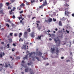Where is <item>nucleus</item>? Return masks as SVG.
<instances>
[{
	"label": "nucleus",
	"instance_id": "1",
	"mask_svg": "<svg viewBox=\"0 0 74 74\" xmlns=\"http://www.w3.org/2000/svg\"><path fill=\"white\" fill-rule=\"evenodd\" d=\"M54 39V41H55V43L56 44H57V42L58 41V47L59 46V45H60L61 42L60 41V40H59V38L58 37H57L55 39Z\"/></svg>",
	"mask_w": 74,
	"mask_h": 74
},
{
	"label": "nucleus",
	"instance_id": "2",
	"mask_svg": "<svg viewBox=\"0 0 74 74\" xmlns=\"http://www.w3.org/2000/svg\"><path fill=\"white\" fill-rule=\"evenodd\" d=\"M30 71L31 72L32 71V69L31 68L29 69L28 68H27L25 69V71L26 72H28V71Z\"/></svg>",
	"mask_w": 74,
	"mask_h": 74
},
{
	"label": "nucleus",
	"instance_id": "3",
	"mask_svg": "<svg viewBox=\"0 0 74 74\" xmlns=\"http://www.w3.org/2000/svg\"><path fill=\"white\" fill-rule=\"evenodd\" d=\"M69 14V12H68V10L67 9H65V15L66 16H68Z\"/></svg>",
	"mask_w": 74,
	"mask_h": 74
},
{
	"label": "nucleus",
	"instance_id": "4",
	"mask_svg": "<svg viewBox=\"0 0 74 74\" xmlns=\"http://www.w3.org/2000/svg\"><path fill=\"white\" fill-rule=\"evenodd\" d=\"M36 54L37 55H38V56H40L41 57L42 56V53L39 51L36 52Z\"/></svg>",
	"mask_w": 74,
	"mask_h": 74
},
{
	"label": "nucleus",
	"instance_id": "5",
	"mask_svg": "<svg viewBox=\"0 0 74 74\" xmlns=\"http://www.w3.org/2000/svg\"><path fill=\"white\" fill-rule=\"evenodd\" d=\"M24 37L25 38L27 37V32H25L24 34Z\"/></svg>",
	"mask_w": 74,
	"mask_h": 74
},
{
	"label": "nucleus",
	"instance_id": "6",
	"mask_svg": "<svg viewBox=\"0 0 74 74\" xmlns=\"http://www.w3.org/2000/svg\"><path fill=\"white\" fill-rule=\"evenodd\" d=\"M29 53V54L30 55H29V57H30V56L32 55V54H33V53H34V54H35V52H34L33 53L32 52V53H29V52L28 51H27L26 52V53Z\"/></svg>",
	"mask_w": 74,
	"mask_h": 74
},
{
	"label": "nucleus",
	"instance_id": "7",
	"mask_svg": "<svg viewBox=\"0 0 74 74\" xmlns=\"http://www.w3.org/2000/svg\"><path fill=\"white\" fill-rule=\"evenodd\" d=\"M43 6H45L47 5V3L45 0V1L43 2V4L42 5Z\"/></svg>",
	"mask_w": 74,
	"mask_h": 74
},
{
	"label": "nucleus",
	"instance_id": "8",
	"mask_svg": "<svg viewBox=\"0 0 74 74\" xmlns=\"http://www.w3.org/2000/svg\"><path fill=\"white\" fill-rule=\"evenodd\" d=\"M48 21H49V23L50 22H51L52 21V19L51 18H50L48 20Z\"/></svg>",
	"mask_w": 74,
	"mask_h": 74
},
{
	"label": "nucleus",
	"instance_id": "9",
	"mask_svg": "<svg viewBox=\"0 0 74 74\" xmlns=\"http://www.w3.org/2000/svg\"><path fill=\"white\" fill-rule=\"evenodd\" d=\"M36 24L37 25V27H38V29H41V27L40 26H39V25L37 23H36Z\"/></svg>",
	"mask_w": 74,
	"mask_h": 74
},
{
	"label": "nucleus",
	"instance_id": "10",
	"mask_svg": "<svg viewBox=\"0 0 74 74\" xmlns=\"http://www.w3.org/2000/svg\"><path fill=\"white\" fill-rule=\"evenodd\" d=\"M58 25H59V26H62V23L61 21H59L58 23Z\"/></svg>",
	"mask_w": 74,
	"mask_h": 74
},
{
	"label": "nucleus",
	"instance_id": "11",
	"mask_svg": "<svg viewBox=\"0 0 74 74\" xmlns=\"http://www.w3.org/2000/svg\"><path fill=\"white\" fill-rule=\"evenodd\" d=\"M51 53H53L54 52V51L55 50V49L54 48H51Z\"/></svg>",
	"mask_w": 74,
	"mask_h": 74
},
{
	"label": "nucleus",
	"instance_id": "12",
	"mask_svg": "<svg viewBox=\"0 0 74 74\" xmlns=\"http://www.w3.org/2000/svg\"><path fill=\"white\" fill-rule=\"evenodd\" d=\"M22 48L23 49H25H25H26V47L25 46L23 45V46H22Z\"/></svg>",
	"mask_w": 74,
	"mask_h": 74
},
{
	"label": "nucleus",
	"instance_id": "13",
	"mask_svg": "<svg viewBox=\"0 0 74 74\" xmlns=\"http://www.w3.org/2000/svg\"><path fill=\"white\" fill-rule=\"evenodd\" d=\"M34 33L33 32V33H32L31 34V37L32 38H33L34 37Z\"/></svg>",
	"mask_w": 74,
	"mask_h": 74
},
{
	"label": "nucleus",
	"instance_id": "14",
	"mask_svg": "<svg viewBox=\"0 0 74 74\" xmlns=\"http://www.w3.org/2000/svg\"><path fill=\"white\" fill-rule=\"evenodd\" d=\"M28 55H26L25 56V57H24L23 58V59L25 60V59H27V56H28Z\"/></svg>",
	"mask_w": 74,
	"mask_h": 74
},
{
	"label": "nucleus",
	"instance_id": "15",
	"mask_svg": "<svg viewBox=\"0 0 74 74\" xmlns=\"http://www.w3.org/2000/svg\"><path fill=\"white\" fill-rule=\"evenodd\" d=\"M48 22L49 23V21H48V20H45L44 22V23H48Z\"/></svg>",
	"mask_w": 74,
	"mask_h": 74
},
{
	"label": "nucleus",
	"instance_id": "16",
	"mask_svg": "<svg viewBox=\"0 0 74 74\" xmlns=\"http://www.w3.org/2000/svg\"><path fill=\"white\" fill-rule=\"evenodd\" d=\"M35 58H36V59H37L38 61H40V58L38 57H36V56Z\"/></svg>",
	"mask_w": 74,
	"mask_h": 74
},
{
	"label": "nucleus",
	"instance_id": "17",
	"mask_svg": "<svg viewBox=\"0 0 74 74\" xmlns=\"http://www.w3.org/2000/svg\"><path fill=\"white\" fill-rule=\"evenodd\" d=\"M55 37V35L54 34H52V37H51V38H54Z\"/></svg>",
	"mask_w": 74,
	"mask_h": 74
},
{
	"label": "nucleus",
	"instance_id": "18",
	"mask_svg": "<svg viewBox=\"0 0 74 74\" xmlns=\"http://www.w3.org/2000/svg\"><path fill=\"white\" fill-rule=\"evenodd\" d=\"M22 33H19V34L18 35V36H19V38L21 37V36L22 35Z\"/></svg>",
	"mask_w": 74,
	"mask_h": 74
},
{
	"label": "nucleus",
	"instance_id": "19",
	"mask_svg": "<svg viewBox=\"0 0 74 74\" xmlns=\"http://www.w3.org/2000/svg\"><path fill=\"white\" fill-rule=\"evenodd\" d=\"M31 2L32 3H34L35 2V1L34 0H31Z\"/></svg>",
	"mask_w": 74,
	"mask_h": 74
},
{
	"label": "nucleus",
	"instance_id": "20",
	"mask_svg": "<svg viewBox=\"0 0 74 74\" xmlns=\"http://www.w3.org/2000/svg\"><path fill=\"white\" fill-rule=\"evenodd\" d=\"M32 64V62H30V63H27V64H28V65H29H29H31Z\"/></svg>",
	"mask_w": 74,
	"mask_h": 74
},
{
	"label": "nucleus",
	"instance_id": "21",
	"mask_svg": "<svg viewBox=\"0 0 74 74\" xmlns=\"http://www.w3.org/2000/svg\"><path fill=\"white\" fill-rule=\"evenodd\" d=\"M9 40V42L10 43L11 42H12V39L11 38L8 39Z\"/></svg>",
	"mask_w": 74,
	"mask_h": 74
},
{
	"label": "nucleus",
	"instance_id": "22",
	"mask_svg": "<svg viewBox=\"0 0 74 74\" xmlns=\"http://www.w3.org/2000/svg\"><path fill=\"white\" fill-rule=\"evenodd\" d=\"M10 13V14H14V13L13 12H12V10H11V11H10L9 12Z\"/></svg>",
	"mask_w": 74,
	"mask_h": 74
},
{
	"label": "nucleus",
	"instance_id": "23",
	"mask_svg": "<svg viewBox=\"0 0 74 74\" xmlns=\"http://www.w3.org/2000/svg\"><path fill=\"white\" fill-rule=\"evenodd\" d=\"M8 65H9V66H10V68H12V67H13V64H12V66H10V64H8Z\"/></svg>",
	"mask_w": 74,
	"mask_h": 74
},
{
	"label": "nucleus",
	"instance_id": "24",
	"mask_svg": "<svg viewBox=\"0 0 74 74\" xmlns=\"http://www.w3.org/2000/svg\"><path fill=\"white\" fill-rule=\"evenodd\" d=\"M56 52H57V53H56V54H57V53H59V51L58 49H57V51H56Z\"/></svg>",
	"mask_w": 74,
	"mask_h": 74
},
{
	"label": "nucleus",
	"instance_id": "25",
	"mask_svg": "<svg viewBox=\"0 0 74 74\" xmlns=\"http://www.w3.org/2000/svg\"><path fill=\"white\" fill-rule=\"evenodd\" d=\"M25 5L24 4L22 3L21 5L20 6L21 7H22V6H24Z\"/></svg>",
	"mask_w": 74,
	"mask_h": 74
},
{
	"label": "nucleus",
	"instance_id": "26",
	"mask_svg": "<svg viewBox=\"0 0 74 74\" xmlns=\"http://www.w3.org/2000/svg\"><path fill=\"white\" fill-rule=\"evenodd\" d=\"M24 16V15H23V14H22V15H21L20 16H21V17H20L21 18V19L22 18V16Z\"/></svg>",
	"mask_w": 74,
	"mask_h": 74
},
{
	"label": "nucleus",
	"instance_id": "27",
	"mask_svg": "<svg viewBox=\"0 0 74 74\" xmlns=\"http://www.w3.org/2000/svg\"><path fill=\"white\" fill-rule=\"evenodd\" d=\"M38 38H37V39H40L41 38V36H38Z\"/></svg>",
	"mask_w": 74,
	"mask_h": 74
},
{
	"label": "nucleus",
	"instance_id": "28",
	"mask_svg": "<svg viewBox=\"0 0 74 74\" xmlns=\"http://www.w3.org/2000/svg\"><path fill=\"white\" fill-rule=\"evenodd\" d=\"M3 10H1L0 11V14H3Z\"/></svg>",
	"mask_w": 74,
	"mask_h": 74
},
{
	"label": "nucleus",
	"instance_id": "29",
	"mask_svg": "<svg viewBox=\"0 0 74 74\" xmlns=\"http://www.w3.org/2000/svg\"><path fill=\"white\" fill-rule=\"evenodd\" d=\"M32 58L33 60H35V57H34L32 56Z\"/></svg>",
	"mask_w": 74,
	"mask_h": 74
},
{
	"label": "nucleus",
	"instance_id": "30",
	"mask_svg": "<svg viewBox=\"0 0 74 74\" xmlns=\"http://www.w3.org/2000/svg\"><path fill=\"white\" fill-rule=\"evenodd\" d=\"M14 1H15V0H11V1L12 3H13L14 2Z\"/></svg>",
	"mask_w": 74,
	"mask_h": 74
},
{
	"label": "nucleus",
	"instance_id": "31",
	"mask_svg": "<svg viewBox=\"0 0 74 74\" xmlns=\"http://www.w3.org/2000/svg\"><path fill=\"white\" fill-rule=\"evenodd\" d=\"M66 33L67 34H69V31H68L67 30H66Z\"/></svg>",
	"mask_w": 74,
	"mask_h": 74
},
{
	"label": "nucleus",
	"instance_id": "32",
	"mask_svg": "<svg viewBox=\"0 0 74 74\" xmlns=\"http://www.w3.org/2000/svg\"><path fill=\"white\" fill-rule=\"evenodd\" d=\"M12 45L14 46V47H15L16 46V44H15V43H13L12 44Z\"/></svg>",
	"mask_w": 74,
	"mask_h": 74
},
{
	"label": "nucleus",
	"instance_id": "33",
	"mask_svg": "<svg viewBox=\"0 0 74 74\" xmlns=\"http://www.w3.org/2000/svg\"><path fill=\"white\" fill-rule=\"evenodd\" d=\"M36 22L37 23H40V21H36Z\"/></svg>",
	"mask_w": 74,
	"mask_h": 74
},
{
	"label": "nucleus",
	"instance_id": "34",
	"mask_svg": "<svg viewBox=\"0 0 74 74\" xmlns=\"http://www.w3.org/2000/svg\"><path fill=\"white\" fill-rule=\"evenodd\" d=\"M18 35V34H14V36H16Z\"/></svg>",
	"mask_w": 74,
	"mask_h": 74
},
{
	"label": "nucleus",
	"instance_id": "35",
	"mask_svg": "<svg viewBox=\"0 0 74 74\" xmlns=\"http://www.w3.org/2000/svg\"><path fill=\"white\" fill-rule=\"evenodd\" d=\"M6 25L8 27H9L10 26L9 25H8V24H7Z\"/></svg>",
	"mask_w": 74,
	"mask_h": 74
},
{
	"label": "nucleus",
	"instance_id": "36",
	"mask_svg": "<svg viewBox=\"0 0 74 74\" xmlns=\"http://www.w3.org/2000/svg\"><path fill=\"white\" fill-rule=\"evenodd\" d=\"M16 58L17 59H20V58L19 57H17Z\"/></svg>",
	"mask_w": 74,
	"mask_h": 74
},
{
	"label": "nucleus",
	"instance_id": "37",
	"mask_svg": "<svg viewBox=\"0 0 74 74\" xmlns=\"http://www.w3.org/2000/svg\"><path fill=\"white\" fill-rule=\"evenodd\" d=\"M24 12L23 11H21L20 13H21V14H22V13H23V12Z\"/></svg>",
	"mask_w": 74,
	"mask_h": 74
},
{
	"label": "nucleus",
	"instance_id": "38",
	"mask_svg": "<svg viewBox=\"0 0 74 74\" xmlns=\"http://www.w3.org/2000/svg\"><path fill=\"white\" fill-rule=\"evenodd\" d=\"M0 6L1 7H2L3 6V4L2 3L0 4Z\"/></svg>",
	"mask_w": 74,
	"mask_h": 74
},
{
	"label": "nucleus",
	"instance_id": "39",
	"mask_svg": "<svg viewBox=\"0 0 74 74\" xmlns=\"http://www.w3.org/2000/svg\"><path fill=\"white\" fill-rule=\"evenodd\" d=\"M6 4L7 5V6H8V5H9V3H8H8H6Z\"/></svg>",
	"mask_w": 74,
	"mask_h": 74
},
{
	"label": "nucleus",
	"instance_id": "40",
	"mask_svg": "<svg viewBox=\"0 0 74 74\" xmlns=\"http://www.w3.org/2000/svg\"><path fill=\"white\" fill-rule=\"evenodd\" d=\"M13 33H10V35L11 36H12L13 35Z\"/></svg>",
	"mask_w": 74,
	"mask_h": 74
},
{
	"label": "nucleus",
	"instance_id": "41",
	"mask_svg": "<svg viewBox=\"0 0 74 74\" xmlns=\"http://www.w3.org/2000/svg\"><path fill=\"white\" fill-rule=\"evenodd\" d=\"M21 40L22 41H23V40L21 38H20V39L19 40V41H21Z\"/></svg>",
	"mask_w": 74,
	"mask_h": 74
},
{
	"label": "nucleus",
	"instance_id": "42",
	"mask_svg": "<svg viewBox=\"0 0 74 74\" xmlns=\"http://www.w3.org/2000/svg\"><path fill=\"white\" fill-rule=\"evenodd\" d=\"M0 58H1L2 57V55L1 54H0Z\"/></svg>",
	"mask_w": 74,
	"mask_h": 74
},
{
	"label": "nucleus",
	"instance_id": "43",
	"mask_svg": "<svg viewBox=\"0 0 74 74\" xmlns=\"http://www.w3.org/2000/svg\"><path fill=\"white\" fill-rule=\"evenodd\" d=\"M8 21L10 23H11V21H10V20H8Z\"/></svg>",
	"mask_w": 74,
	"mask_h": 74
},
{
	"label": "nucleus",
	"instance_id": "44",
	"mask_svg": "<svg viewBox=\"0 0 74 74\" xmlns=\"http://www.w3.org/2000/svg\"><path fill=\"white\" fill-rule=\"evenodd\" d=\"M43 5H42L39 7V8H42V7H43Z\"/></svg>",
	"mask_w": 74,
	"mask_h": 74
},
{
	"label": "nucleus",
	"instance_id": "45",
	"mask_svg": "<svg viewBox=\"0 0 74 74\" xmlns=\"http://www.w3.org/2000/svg\"><path fill=\"white\" fill-rule=\"evenodd\" d=\"M28 32H31V30H30V28H29V29H28Z\"/></svg>",
	"mask_w": 74,
	"mask_h": 74
},
{
	"label": "nucleus",
	"instance_id": "46",
	"mask_svg": "<svg viewBox=\"0 0 74 74\" xmlns=\"http://www.w3.org/2000/svg\"><path fill=\"white\" fill-rule=\"evenodd\" d=\"M27 16H28V18H30V16L29 15H28Z\"/></svg>",
	"mask_w": 74,
	"mask_h": 74
},
{
	"label": "nucleus",
	"instance_id": "47",
	"mask_svg": "<svg viewBox=\"0 0 74 74\" xmlns=\"http://www.w3.org/2000/svg\"><path fill=\"white\" fill-rule=\"evenodd\" d=\"M53 21H56V19H54V18H53Z\"/></svg>",
	"mask_w": 74,
	"mask_h": 74
},
{
	"label": "nucleus",
	"instance_id": "48",
	"mask_svg": "<svg viewBox=\"0 0 74 74\" xmlns=\"http://www.w3.org/2000/svg\"><path fill=\"white\" fill-rule=\"evenodd\" d=\"M22 63H25V62H24V60H23L22 62Z\"/></svg>",
	"mask_w": 74,
	"mask_h": 74
},
{
	"label": "nucleus",
	"instance_id": "49",
	"mask_svg": "<svg viewBox=\"0 0 74 74\" xmlns=\"http://www.w3.org/2000/svg\"><path fill=\"white\" fill-rule=\"evenodd\" d=\"M26 4H27V5H29L30 4H29V3H28V2L27 3H26Z\"/></svg>",
	"mask_w": 74,
	"mask_h": 74
},
{
	"label": "nucleus",
	"instance_id": "50",
	"mask_svg": "<svg viewBox=\"0 0 74 74\" xmlns=\"http://www.w3.org/2000/svg\"><path fill=\"white\" fill-rule=\"evenodd\" d=\"M61 59H64V57H62L61 58Z\"/></svg>",
	"mask_w": 74,
	"mask_h": 74
},
{
	"label": "nucleus",
	"instance_id": "51",
	"mask_svg": "<svg viewBox=\"0 0 74 74\" xmlns=\"http://www.w3.org/2000/svg\"><path fill=\"white\" fill-rule=\"evenodd\" d=\"M0 49H3V47H0Z\"/></svg>",
	"mask_w": 74,
	"mask_h": 74
},
{
	"label": "nucleus",
	"instance_id": "52",
	"mask_svg": "<svg viewBox=\"0 0 74 74\" xmlns=\"http://www.w3.org/2000/svg\"><path fill=\"white\" fill-rule=\"evenodd\" d=\"M13 18H15V16H14V15H13Z\"/></svg>",
	"mask_w": 74,
	"mask_h": 74
},
{
	"label": "nucleus",
	"instance_id": "53",
	"mask_svg": "<svg viewBox=\"0 0 74 74\" xmlns=\"http://www.w3.org/2000/svg\"><path fill=\"white\" fill-rule=\"evenodd\" d=\"M72 16L74 17V13L73 14H72Z\"/></svg>",
	"mask_w": 74,
	"mask_h": 74
},
{
	"label": "nucleus",
	"instance_id": "54",
	"mask_svg": "<svg viewBox=\"0 0 74 74\" xmlns=\"http://www.w3.org/2000/svg\"><path fill=\"white\" fill-rule=\"evenodd\" d=\"M70 61L69 60H66V62H69Z\"/></svg>",
	"mask_w": 74,
	"mask_h": 74
},
{
	"label": "nucleus",
	"instance_id": "55",
	"mask_svg": "<svg viewBox=\"0 0 74 74\" xmlns=\"http://www.w3.org/2000/svg\"><path fill=\"white\" fill-rule=\"evenodd\" d=\"M1 44H4V42H1Z\"/></svg>",
	"mask_w": 74,
	"mask_h": 74
},
{
	"label": "nucleus",
	"instance_id": "56",
	"mask_svg": "<svg viewBox=\"0 0 74 74\" xmlns=\"http://www.w3.org/2000/svg\"><path fill=\"white\" fill-rule=\"evenodd\" d=\"M14 50H15L14 48L13 49H12V51H14Z\"/></svg>",
	"mask_w": 74,
	"mask_h": 74
},
{
	"label": "nucleus",
	"instance_id": "57",
	"mask_svg": "<svg viewBox=\"0 0 74 74\" xmlns=\"http://www.w3.org/2000/svg\"><path fill=\"white\" fill-rule=\"evenodd\" d=\"M66 6H69V5H68V4H66V5H65Z\"/></svg>",
	"mask_w": 74,
	"mask_h": 74
},
{
	"label": "nucleus",
	"instance_id": "58",
	"mask_svg": "<svg viewBox=\"0 0 74 74\" xmlns=\"http://www.w3.org/2000/svg\"><path fill=\"white\" fill-rule=\"evenodd\" d=\"M8 65L7 64H6V65H5L6 67H8Z\"/></svg>",
	"mask_w": 74,
	"mask_h": 74
},
{
	"label": "nucleus",
	"instance_id": "59",
	"mask_svg": "<svg viewBox=\"0 0 74 74\" xmlns=\"http://www.w3.org/2000/svg\"><path fill=\"white\" fill-rule=\"evenodd\" d=\"M51 32V31L50 30H48V31H47V33H49V32Z\"/></svg>",
	"mask_w": 74,
	"mask_h": 74
},
{
	"label": "nucleus",
	"instance_id": "60",
	"mask_svg": "<svg viewBox=\"0 0 74 74\" xmlns=\"http://www.w3.org/2000/svg\"><path fill=\"white\" fill-rule=\"evenodd\" d=\"M46 66H48V65H49V63H47L46 64Z\"/></svg>",
	"mask_w": 74,
	"mask_h": 74
},
{
	"label": "nucleus",
	"instance_id": "61",
	"mask_svg": "<svg viewBox=\"0 0 74 74\" xmlns=\"http://www.w3.org/2000/svg\"><path fill=\"white\" fill-rule=\"evenodd\" d=\"M8 9H11V8L10 7H8Z\"/></svg>",
	"mask_w": 74,
	"mask_h": 74
},
{
	"label": "nucleus",
	"instance_id": "62",
	"mask_svg": "<svg viewBox=\"0 0 74 74\" xmlns=\"http://www.w3.org/2000/svg\"><path fill=\"white\" fill-rule=\"evenodd\" d=\"M35 18V17H33L32 18V19L33 20L34 19V18Z\"/></svg>",
	"mask_w": 74,
	"mask_h": 74
},
{
	"label": "nucleus",
	"instance_id": "63",
	"mask_svg": "<svg viewBox=\"0 0 74 74\" xmlns=\"http://www.w3.org/2000/svg\"><path fill=\"white\" fill-rule=\"evenodd\" d=\"M20 22H21V23H22V20H21L20 21Z\"/></svg>",
	"mask_w": 74,
	"mask_h": 74
},
{
	"label": "nucleus",
	"instance_id": "64",
	"mask_svg": "<svg viewBox=\"0 0 74 74\" xmlns=\"http://www.w3.org/2000/svg\"><path fill=\"white\" fill-rule=\"evenodd\" d=\"M3 30H4V28H2V29H1V30H2V31Z\"/></svg>",
	"mask_w": 74,
	"mask_h": 74
}]
</instances>
